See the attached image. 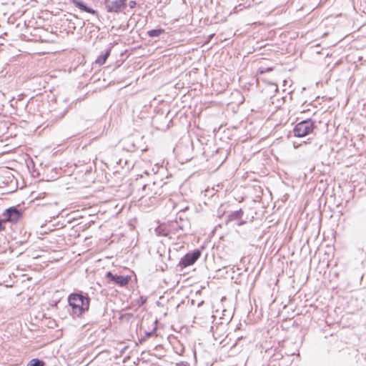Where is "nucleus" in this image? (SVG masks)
I'll list each match as a JSON object with an SVG mask.
<instances>
[{"mask_svg":"<svg viewBox=\"0 0 366 366\" xmlns=\"http://www.w3.org/2000/svg\"><path fill=\"white\" fill-rule=\"evenodd\" d=\"M243 216V211L240 209L239 210L232 212L228 215L227 222H230L236 219H239Z\"/></svg>","mask_w":366,"mask_h":366,"instance_id":"obj_10","label":"nucleus"},{"mask_svg":"<svg viewBox=\"0 0 366 366\" xmlns=\"http://www.w3.org/2000/svg\"><path fill=\"white\" fill-rule=\"evenodd\" d=\"M164 33V29H152L147 31V35L149 37H157L159 36L161 34Z\"/></svg>","mask_w":366,"mask_h":366,"instance_id":"obj_11","label":"nucleus"},{"mask_svg":"<svg viewBox=\"0 0 366 366\" xmlns=\"http://www.w3.org/2000/svg\"><path fill=\"white\" fill-rule=\"evenodd\" d=\"M26 366H44V362L39 359H32L28 362Z\"/></svg>","mask_w":366,"mask_h":366,"instance_id":"obj_12","label":"nucleus"},{"mask_svg":"<svg viewBox=\"0 0 366 366\" xmlns=\"http://www.w3.org/2000/svg\"><path fill=\"white\" fill-rule=\"evenodd\" d=\"M167 186V184L163 182L162 179L144 184L142 189L143 194L140 197L142 204L146 203L148 199L152 204H154L157 199L164 194V187Z\"/></svg>","mask_w":366,"mask_h":366,"instance_id":"obj_1","label":"nucleus"},{"mask_svg":"<svg viewBox=\"0 0 366 366\" xmlns=\"http://www.w3.org/2000/svg\"><path fill=\"white\" fill-rule=\"evenodd\" d=\"M201 252L199 249H194L192 252L187 253L183 257L181 258L178 266L182 268L191 266L200 257Z\"/></svg>","mask_w":366,"mask_h":366,"instance_id":"obj_4","label":"nucleus"},{"mask_svg":"<svg viewBox=\"0 0 366 366\" xmlns=\"http://www.w3.org/2000/svg\"><path fill=\"white\" fill-rule=\"evenodd\" d=\"M127 0L107 1L105 6L108 12L119 13L126 7Z\"/></svg>","mask_w":366,"mask_h":366,"instance_id":"obj_5","label":"nucleus"},{"mask_svg":"<svg viewBox=\"0 0 366 366\" xmlns=\"http://www.w3.org/2000/svg\"><path fill=\"white\" fill-rule=\"evenodd\" d=\"M4 222H5L4 219H0V232L4 230L5 227L4 225Z\"/></svg>","mask_w":366,"mask_h":366,"instance_id":"obj_14","label":"nucleus"},{"mask_svg":"<svg viewBox=\"0 0 366 366\" xmlns=\"http://www.w3.org/2000/svg\"><path fill=\"white\" fill-rule=\"evenodd\" d=\"M151 334H152V332H147V336L149 337L151 335Z\"/></svg>","mask_w":366,"mask_h":366,"instance_id":"obj_18","label":"nucleus"},{"mask_svg":"<svg viewBox=\"0 0 366 366\" xmlns=\"http://www.w3.org/2000/svg\"><path fill=\"white\" fill-rule=\"evenodd\" d=\"M157 232H159V234L160 235H162V236H167V233L164 232L163 231H161V228H159V227L157 229Z\"/></svg>","mask_w":366,"mask_h":366,"instance_id":"obj_15","label":"nucleus"},{"mask_svg":"<svg viewBox=\"0 0 366 366\" xmlns=\"http://www.w3.org/2000/svg\"><path fill=\"white\" fill-rule=\"evenodd\" d=\"M21 214L16 207H10L5 210L3 216L5 222H16L20 218Z\"/></svg>","mask_w":366,"mask_h":366,"instance_id":"obj_7","label":"nucleus"},{"mask_svg":"<svg viewBox=\"0 0 366 366\" xmlns=\"http://www.w3.org/2000/svg\"><path fill=\"white\" fill-rule=\"evenodd\" d=\"M73 4L75 7L78 8L82 11H85L92 14H97V11L89 7L86 4L82 1L79 0H73Z\"/></svg>","mask_w":366,"mask_h":366,"instance_id":"obj_8","label":"nucleus"},{"mask_svg":"<svg viewBox=\"0 0 366 366\" xmlns=\"http://www.w3.org/2000/svg\"><path fill=\"white\" fill-rule=\"evenodd\" d=\"M106 277L109 279V282L120 287L126 286L131 279L129 276L119 275L117 274H113L112 272H107L106 273Z\"/></svg>","mask_w":366,"mask_h":366,"instance_id":"obj_6","label":"nucleus"},{"mask_svg":"<svg viewBox=\"0 0 366 366\" xmlns=\"http://www.w3.org/2000/svg\"><path fill=\"white\" fill-rule=\"evenodd\" d=\"M110 52H111V49H107L104 54L99 55L97 57L95 62L99 65L104 64L106 62L108 57L109 56Z\"/></svg>","mask_w":366,"mask_h":366,"instance_id":"obj_9","label":"nucleus"},{"mask_svg":"<svg viewBox=\"0 0 366 366\" xmlns=\"http://www.w3.org/2000/svg\"><path fill=\"white\" fill-rule=\"evenodd\" d=\"M244 223H245V221H242V222L238 223V225L240 226V225H242Z\"/></svg>","mask_w":366,"mask_h":366,"instance_id":"obj_17","label":"nucleus"},{"mask_svg":"<svg viewBox=\"0 0 366 366\" xmlns=\"http://www.w3.org/2000/svg\"><path fill=\"white\" fill-rule=\"evenodd\" d=\"M314 128V122L312 120H303L295 126L293 133L295 137H303L311 134Z\"/></svg>","mask_w":366,"mask_h":366,"instance_id":"obj_3","label":"nucleus"},{"mask_svg":"<svg viewBox=\"0 0 366 366\" xmlns=\"http://www.w3.org/2000/svg\"><path fill=\"white\" fill-rule=\"evenodd\" d=\"M136 6V1H129V6L130 8H134Z\"/></svg>","mask_w":366,"mask_h":366,"instance_id":"obj_16","label":"nucleus"},{"mask_svg":"<svg viewBox=\"0 0 366 366\" xmlns=\"http://www.w3.org/2000/svg\"><path fill=\"white\" fill-rule=\"evenodd\" d=\"M68 303L71 309V315L79 317L89 310L90 298L81 292H74L68 296Z\"/></svg>","mask_w":366,"mask_h":366,"instance_id":"obj_2","label":"nucleus"},{"mask_svg":"<svg viewBox=\"0 0 366 366\" xmlns=\"http://www.w3.org/2000/svg\"><path fill=\"white\" fill-rule=\"evenodd\" d=\"M147 297L144 296H141L138 300V303L139 305H144L147 302Z\"/></svg>","mask_w":366,"mask_h":366,"instance_id":"obj_13","label":"nucleus"}]
</instances>
